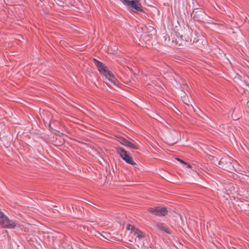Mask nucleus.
<instances>
[{
    "instance_id": "obj_1",
    "label": "nucleus",
    "mask_w": 249,
    "mask_h": 249,
    "mask_svg": "<svg viewBox=\"0 0 249 249\" xmlns=\"http://www.w3.org/2000/svg\"><path fill=\"white\" fill-rule=\"evenodd\" d=\"M0 224L5 228L14 229L17 224L14 221L10 220L8 217L0 211Z\"/></svg>"
},
{
    "instance_id": "obj_2",
    "label": "nucleus",
    "mask_w": 249,
    "mask_h": 249,
    "mask_svg": "<svg viewBox=\"0 0 249 249\" xmlns=\"http://www.w3.org/2000/svg\"><path fill=\"white\" fill-rule=\"evenodd\" d=\"M116 151L120 155L121 158L127 163L131 165H135L136 164L132 157H130L127 152L123 148L117 147L116 148Z\"/></svg>"
},
{
    "instance_id": "obj_3",
    "label": "nucleus",
    "mask_w": 249,
    "mask_h": 249,
    "mask_svg": "<svg viewBox=\"0 0 249 249\" xmlns=\"http://www.w3.org/2000/svg\"><path fill=\"white\" fill-rule=\"evenodd\" d=\"M147 211L154 214L159 216H163L167 214L168 211L166 208L162 207H155V208H149Z\"/></svg>"
},
{
    "instance_id": "obj_4",
    "label": "nucleus",
    "mask_w": 249,
    "mask_h": 249,
    "mask_svg": "<svg viewBox=\"0 0 249 249\" xmlns=\"http://www.w3.org/2000/svg\"><path fill=\"white\" fill-rule=\"evenodd\" d=\"M142 30L144 31L143 36L146 39H147V36L151 38L156 37L157 31L154 27L151 26H149L148 27L145 26L143 29L142 28Z\"/></svg>"
},
{
    "instance_id": "obj_5",
    "label": "nucleus",
    "mask_w": 249,
    "mask_h": 249,
    "mask_svg": "<svg viewBox=\"0 0 249 249\" xmlns=\"http://www.w3.org/2000/svg\"><path fill=\"white\" fill-rule=\"evenodd\" d=\"M117 141L122 145L134 149H138V147L136 144L128 141L122 137H117L116 138Z\"/></svg>"
},
{
    "instance_id": "obj_6",
    "label": "nucleus",
    "mask_w": 249,
    "mask_h": 249,
    "mask_svg": "<svg viewBox=\"0 0 249 249\" xmlns=\"http://www.w3.org/2000/svg\"><path fill=\"white\" fill-rule=\"evenodd\" d=\"M95 64L98 68V71L101 73V74L105 75H107V73H108L109 71H108V68L105 66L101 62L94 59H93Z\"/></svg>"
},
{
    "instance_id": "obj_7",
    "label": "nucleus",
    "mask_w": 249,
    "mask_h": 249,
    "mask_svg": "<svg viewBox=\"0 0 249 249\" xmlns=\"http://www.w3.org/2000/svg\"><path fill=\"white\" fill-rule=\"evenodd\" d=\"M126 229L128 231H130L132 234L136 236L139 239H141L144 237L142 232L140 231L137 229H136L132 225L128 224L126 227Z\"/></svg>"
},
{
    "instance_id": "obj_8",
    "label": "nucleus",
    "mask_w": 249,
    "mask_h": 249,
    "mask_svg": "<svg viewBox=\"0 0 249 249\" xmlns=\"http://www.w3.org/2000/svg\"><path fill=\"white\" fill-rule=\"evenodd\" d=\"M165 39L164 41V43L166 46L174 47L177 44V42L176 39L174 38V36H173L172 35L169 36L168 35H166L164 36Z\"/></svg>"
},
{
    "instance_id": "obj_9",
    "label": "nucleus",
    "mask_w": 249,
    "mask_h": 249,
    "mask_svg": "<svg viewBox=\"0 0 249 249\" xmlns=\"http://www.w3.org/2000/svg\"><path fill=\"white\" fill-rule=\"evenodd\" d=\"M107 79H108V82H106L107 84L109 87H112L113 85H115L117 80L115 77L110 73V71L107 75H104Z\"/></svg>"
},
{
    "instance_id": "obj_10",
    "label": "nucleus",
    "mask_w": 249,
    "mask_h": 249,
    "mask_svg": "<svg viewBox=\"0 0 249 249\" xmlns=\"http://www.w3.org/2000/svg\"><path fill=\"white\" fill-rule=\"evenodd\" d=\"M156 227L158 229L164 231L165 232L170 234L169 230L165 226L163 223H158L156 225Z\"/></svg>"
},
{
    "instance_id": "obj_11",
    "label": "nucleus",
    "mask_w": 249,
    "mask_h": 249,
    "mask_svg": "<svg viewBox=\"0 0 249 249\" xmlns=\"http://www.w3.org/2000/svg\"><path fill=\"white\" fill-rule=\"evenodd\" d=\"M183 102H184L185 104L187 105L188 106H189V103H190V102H189V100H188V99H186V98H184V99H183Z\"/></svg>"
},
{
    "instance_id": "obj_12",
    "label": "nucleus",
    "mask_w": 249,
    "mask_h": 249,
    "mask_svg": "<svg viewBox=\"0 0 249 249\" xmlns=\"http://www.w3.org/2000/svg\"><path fill=\"white\" fill-rule=\"evenodd\" d=\"M177 160L181 163H183L184 164H187V163L185 161H184V160H183L177 158Z\"/></svg>"
},
{
    "instance_id": "obj_13",
    "label": "nucleus",
    "mask_w": 249,
    "mask_h": 249,
    "mask_svg": "<svg viewBox=\"0 0 249 249\" xmlns=\"http://www.w3.org/2000/svg\"><path fill=\"white\" fill-rule=\"evenodd\" d=\"M186 165H187V167L188 168H191L192 167V166L190 164H189L187 163V164H186Z\"/></svg>"
},
{
    "instance_id": "obj_14",
    "label": "nucleus",
    "mask_w": 249,
    "mask_h": 249,
    "mask_svg": "<svg viewBox=\"0 0 249 249\" xmlns=\"http://www.w3.org/2000/svg\"><path fill=\"white\" fill-rule=\"evenodd\" d=\"M187 41L192 42L191 39H190V38L188 37V38L186 39Z\"/></svg>"
}]
</instances>
